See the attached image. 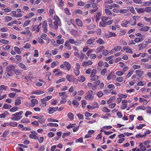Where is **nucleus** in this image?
<instances>
[{
  "instance_id": "f257e3e1",
  "label": "nucleus",
  "mask_w": 151,
  "mask_h": 151,
  "mask_svg": "<svg viewBox=\"0 0 151 151\" xmlns=\"http://www.w3.org/2000/svg\"><path fill=\"white\" fill-rule=\"evenodd\" d=\"M16 66V65H10L7 67L6 70L7 75L9 76H12L14 75L13 71H14Z\"/></svg>"
},
{
  "instance_id": "f03ea898",
  "label": "nucleus",
  "mask_w": 151,
  "mask_h": 151,
  "mask_svg": "<svg viewBox=\"0 0 151 151\" xmlns=\"http://www.w3.org/2000/svg\"><path fill=\"white\" fill-rule=\"evenodd\" d=\"M52 19H54L55 21L53 22L54 25H53V27H51V28L54 29H57L58 28V26L61 24L60 19L56 15L54 16Z\"/></svg>"
},
{
  "instance_id": "7ed1b4c3",
  "label": "nucleus",
  "mask_w": 151,
  "mask_h": 151,
  "mask_svg": "<svg viewBox=\"0 0 151 151\" xmlns=\"http://www.w3.org/2000/svg\"><path fill=\"white\" fill-rule=\"evenodd\" d=\"M23 113L22 111H21L19 112H17L15 114H13L12 116H14V117H11V119L14 121H18L22 118L21 115Z\"/></svg>"
},
{
  "instance_id": "20e7f679",
  "label": "nucleus",
  "mask_w": 151,
  "mask_h": 151,
  "mask_svg": "<svg viewBox=\"0 0 151 151\" xmlns=\"http://www.w3.org/2000/svg\"><path fill=\"white\" fill-rule=\"evenodd\" d=\"M93 91H88L86 93V96L85 99L88 100H92L93 99V97L92 96Z\"/></svg>"
},
{
  "instance_id": "39448f33",
  "label": "nucleus",
  "mask_w": 151,
  "mask_h": 151,
  "mask_svg": "<svg viewBox=\"0 0 151 151\" xmlns=\"http://www.w3.org/2000/svg\"><path fill=\"white\" fill-rule=\"evenodd\" d=\"M104 23L102 22H100L99 24V26L100 27H105L106 25H109L111 24L113 21L112 20H109L107 21V22Z\"/></svg>"
},
{
  "instance_id": "423d86ee",
  "label": "nucleus",
  "mask_w": 151,
  "mask_h": 151,
  "mask_svg": "<svg viewBox=\"0 0 151 151\" xmlns=\"http://www.w3.org/2000/svg\"><path fill=\"white\" fill-rule=\"evenodd\" d=\"M139 17L138 16H134L132 17V19L131 20L129 23L132 26L135 25L136 23V19L138 18Z\"/></svg>"
},
{
  "instance_id": "0eeeda50",
  "label": "nucleus",
  "mask_w": 151,
  "mask_h": 151,
  "mask_svg": "<svg viewBox=\"0 0 151 151\" xmlns=\"http://www.w3.org/2000/svg\"><path fill=\"white\" fill-rule=\"evenodd\" d=\"M57 42L59 44H63L64 43V40L62 38V35H60L57 37Z\"/></svg>"
},
{
  "instance_id": "6e6552de",
  "label": "nucleus",
  "mask_w": 151,
  "mask_h": 151,
  "mask_svg": "<svg viewBox=\"0 0 151 151\" xmlns=\"http://www.w3.org/2000/svg\"><path fill=\"white\" fill-rule=\"evenodd\" d=\"M93 63V62L90 60H88L87 62L84 61L82 64V65L83 67L89 66L92 65Z\"/></svg>"
},
{
  "instance_id": "1a4fd4ad",
  "label": "nucleus",
  "mask_w": 151,
  "mask_h": 151,
  "mask_svg": "<svg viewBox=\"0 0 151 151\" xmlns=\"http://www.w3.org/2000/svg\"><path fill=\"white\" fill-rule=\"evenodd\" d=\"M42 26L43 28V30L44 32L46 33L47 32V25L46 21H44L42 23Z\"/></svg>"
},
{
  "instance_id": "9d476101",
  "label": "nucleus",
  "mask_w": 151,
  "mask_h": 151,
  "mask_svg": "<svg viewBox=\"0 0 151 151\" xmlns=\"http://www.w3.org/2000/svg\"><path fill=\"white\" fill-rule=\"evenodd\" d=\"M112 17L110 16L106 17L104 16H102V21L104 23L107 22V21L109 19H111Z\"/></svg>"
},
{
  "instance_id": "9b49d317",
  "label": "nucleus",
  "mask_w": 151,
  "mask_h": 151,
  "mask_svg": "<svg viewBox=\"0 0 151 151\" xmlns=\"http://www.w3.org/2000/svg\"><path fill=\"white\" fill-rule=\"evenodd\" d=\"M30 132L32 134L29 135V137L30 138H32L34 139H38V137L37 136L35 135L36 134L35 132L34 131H32Z\"/></svg>"
},
{
  "instance_id": "f8f14e48",
  "label": "nucleus",
  "mask_w": 151,
  "mask_h": 151,
  "mask_svg": "<svg viewBox=\"0 0 151 151\" xmlns=\"http://www.w3.org/2000/svg\"><path fill=\"white\" fill-rule=\"evenodd\" d=\"M58 109V107H50L49 109H48L49 113V114L52 113L55 111H56Z\"/></svg>"
},
{
  "instance_id": "ddd939ff",
  "label": "nucleus",
  "mask_w": 151,
  "mask_h": 151,
  "mask_svg": "<svg viewBox=\"0 0 151 151\" xmlns=\"http://www.w3.org/2000/svg\"><path fill=\"white\" fill-rule=\"evenodd\" d=\"M135 9L137 12L139 14L144 13L145 12V9L143 8H139L138 7H136Z\"/></svg>"
},
{
  "instance_id": "4468645a",
  "label": "nucleus",
  "mask_w": 151,
  "mask_h": 151,
  "mask_svg": "<svg viewBox=\"0 0 151 151\" xmlns=\"http://www.w3.org/2000/svg\"><path fill=\"white\" fill-rule=\"evenodd\" d=\"M76 23L77 24L79 27H81L83 26V23L81 20L78 18H77L76 20Z\"/></svg>"
},
{
  "instance_id": "2eb2a0df",
  "label": "nucleus",
  "mask_w": 151,
  "mask_h": 151,
  "mask_svg": "<svg viewBox=\"0 0 151 151\" xmlns=\"http://www.w3.org/2000/svg\"><path fill=\"white\" fill-rule=\"evenodd\" d=\"M31 104H30V106L31 107H33L34 106L35 104H38V101L35 99H34L31 100Z\"/></svg>"
},
{
  "instance_id": "dca6fc26",
  "label": "nucleus",
  "mask_w": 151,
  "mask_h": 151,
  "mask_svg": "<svg viewBox=\"0 0 151 151\" xmlns=\"http://www.w3.org/2000/svg\"><path fill=\"white\" fill-rule=\"evenodd\" d=\"M65 47L66 49L70 50L71 49V47L69 42L68 41H66L65 44Z\"/></svg>"
},
{
  "instance_id": "f3484780",
  "label": "nucleus",
  "mask_w": 151,
  "mask_h": 151,
  "mask_svg": "<svg viewBox=\"0 0 151 151\" xmlns=\"http://www.w3.org/2000/svg\"><path fill=\"white\" fill-rule=\"evenodd\" d=\"M95 41V39L94 38H91L88 40L86 42L87 44L88 45H92Z\"/></svg>"
},
{
  "instance_id": "a211bd4d",
  "label": "nucleus",
  "mask_w": 151,
  "mask_h": 151,
  "mask_svg": "<svg viewBox=\"0 0 151 151\" xmlns=\"http://www.w3.org/2000/svg\"><path fill=\"white\" fill-rule=\"evenodd\" d=\"M67 79L69 82H72L73 79L74 77L72 75H68L66 76Z\"/></svg>"
},
{
  "instance_id": "6ab92c4d",
  "label": "nucleus",
  "mask_w": 151,
  "mask_h": 151,
  "mask_svg": "<svg viewBox=\"0 0 151 151\" xmlns=\"http://www.w3.org/2000/svg\"><path fill=\"white\" fill-rule=\"evenodd\" d=\"M104 11L106 14L108 16H110L112 15L113 13L111 12L107 9H105Z\"/></svg>"
},
{
  "instance_id": "aec40b11",
  "label": "nucleus",
  "mask_w": 151,
  "mask_h": 151,
  "mask_svg": "<svg viewBox=\"0 0 151 151\" xmlns=\"http://www.w3.org/2000/svg\"><path fill=\"white\" fill-rule=\"evenodd\" d=\"M124 50H126V52L127 53L132 54L133 53V52L132 50L130 48L128 47H124Z\"/></svg>"
},
{
  "instance_id": "412c9836",
  "label": "nucleus",
  "mask_w": 151,
  "mask_h": 151,
  "mask_svg": "<svg viewBox=\"0 0 151 151\" xmlns=\"http://www.w3.org/2000/svg\"><path fill=\"white\" fill-rule=\"evenodd\" d=\"M64 65L66 67L67 69L68 70H70L71 66L69 63L67 62H64Z\"/></svg>"
},
{
  "instance_id": "4be33fe9",
  "label": "nucleus",
  "mask_w": 151,
  "mask_h": 151,
  "mask_svg": "<svg viewBox=\"0 0 151 151\" xmlns=\"http://www.w3.org/2000/svg\"><path fill=\"white\" fill-rule=\"evenodd\" d=\"M104 48V46H102L97 48L96 51V53H98L101 52L102 50Z\"/></svg>"
},
{
  "instance_id": "5701e85b",
  "label": "nucleus",
  "mask_w": 151,
  "mask_h": 151,
  "mask_svg": "<svg viewBox=\"0 0 151 151\" xmlns=\"http://www.w3.org/2000/svg\"><path fill=\"white\" fill-rule=\"evenodd\" d=\"M86 79L85 77L83 76H80L78 77V80L81 82H83Z\"/></svg>"
},
{
  "instance_id": "b1692460",
  "label": "nucleus",
  "mask_w": 151,
  "mask_h": 151,
  "mask_svg": "<svg viewBox=\"0 0 151 151\" xmlns=\"http://www.w3.org/2000/svg\"><path fill=\"white\" fill-rule=\"evenodd\" d=\"M40 30V28H39V27L37 25L34 26L33 27L32 31H36V32L37 33L39 32Z\"/></svg>"
},
{
  "instance_id": "393cba45",
  "label": "nucleus",
  "mask_w": 151,
  "mask_h": 151,
  "mask_svg": "<svg viewBox=\"0 0 151 151\" xmlns=\"http://www.w3.org/2000/svg\"><path fill=\"white\" fill-rule=\"evenodd\" d=\"M136 74L139 76H142L144 74V72L140 70H138L136 71Z\"/></svg>"
},
{
  "instance_id": "a878e982",
  "label": "nucleus",
  "mask_w": 151,
  "mask_h": 151,
  "mask_svg": "<svg viewBox=\"0 0 151 151\" xmlns=\"http://www.w3.org/2000/svg\"><path fill=\"white\" fill-rule=\"evenodd\" d=\"M101 17V13L100 12H98L96 17V22H98L100 20Z\"/></svg>"
},
{
  "instance_id": "bb28decb",
  "label": "nucleus",
  "mask_w": 151,
  "mask_h": 151,
  "mask_svg": "<svg viewBox=\"0 0 151 151\" xmlns=\"http://www.w3.org/2000/svg\"><path fill=\"white\" fill-rule=\"evenodd\" d=\"M116 35L114 32H109V34H107L106 36L108 37H116Z\"/></svg>"
},
{
  "instance_id": "cd10ccee",
  "label": "nucleus",
  "mask_w": 151,
  "mask_h": 151,
  "mask_svg": "<svg viewBox=\"0 0 151 151\" xmlns=\"http://www.w3.org/2000/svg\"><path fill=\"white\" fill-rule=\"evenodd\" d=\"M115 100L114 96H113L111 98L108 100L107 102V103L108 104L111 103L113 101Z\"/></svg>"
},
{
  "instance_id": "c85d7f7f",
  "label": "nucleus",
  "mask_w": 151,
  "mask_h": 151,
  "mask_svg": "<svg viewBox=\"0 0 151 151\" xmlns=\"http://www.w3.org/2000/svg\"><path fill=\"white\" fill-rule=\"evenodd\" d=\"M122 48V47L121 46H116L114 47L113 49L112 50L113 51L114 50L115 51H118L120 50Z\"/></svg>"
},
{
  "instance_id": "c756f323",
  "label": "nucleus",
  "mask_w": 151,
  "mask_h": 151,
  "mask_svg": "<svg viewBox=\"0 0 151 151\" xmlns=\"http://www.w3.org/2000/svg\"><path fill=\"white\" fill-rule=\"evenodd\" d=\"M59 70L57 69H55L53 70V73H57L55 74V75H60L62 74V72L61 71H59Z\"/></svg>"
},
{
  "instance_id": "7c9ffc66",
  "label": "nucleus",
  "mask_w": 151,
  "mask_h": 151,
  "mask_svg": "<svg viewBox=\"0 0 151 151\" xmlns=\"http://www.w3.org/2000/svg\"><path fill=\"white\" fill-rule=\"evenodd\" d=\"M96 27L95 25L93 24H91L88 25L87 26V28L88 30L93 29Z\"/></svg>"
},
{
  "instance_id": "2f4dec72",
  "label": "nucleus",
  "mask_w": 151,
  "mask_h": 151,
  "mask_svg": "<svg viewBox=\"0 0 151 151\" xmlns=\"http://www.w3.org/2000/svg\"><path fill=\"white\" fill-rule=\"evenodd\" d=\"M47 126H48L58 127V124L56 123H49L47 124Z\"/></svg>"
},
{
  "instance_id": "473e14b6",
  "label": "nucleus",
  "mask_w": 151,
  "mask_h": 151,
  "mask_svg": "<svg viewBox=\"0 0 151 151\" xmlns=\"http://www.w3.org/2000/svg\"><path fill=\"white\" fill-rule=\"evenodd\" d=\"M145 12L149 13L151 14V7H147L145 8Z\"/></svg>"
},
{
  "instance_id": "72a5a7b5",
  "label": "nucleus",
  "mask_w": 151,
  "mask_h": 151,
  "mask_svg": "<svg viewBox=\"0 0 151 151\" xmlns=\"http://www.w3.org/2000/svg\"><path fill=\"white\" fill-rule=\"evenodd\" d=\"M128 9L133 14H136L134 9L133 6H130L128 7Z\"/></svg>"
},
{
  "instance_id": "f704fd0d",
  "label": "nucleus",
  "mask_w": 151,
  "mask_h": 151,
  "mask_svg": "<svg viewBox=\"0 0 151 151\" xmlns=\"http://www.w3.org/2000/svg\"><path fill=\"white\" fill-rule=\"evenodd\" d=\"M91 75L90 76H93L96 75V74L97 73V71L96 69H93L91 71Z\"/></svg>"
},
{
  "instance_id": "c9c22d12",
  "label": "nucleus",
  "mask_w": 151,
  "mask_h": 151,
  "mask_svg": "<svg viewBox=\"0 0 151 151\" xmlns=\"http://www.w3.org/2000/svg\"><path fill=\"white\" fill-rule=\"evenodd\" d=\"M129 21L127 20L123 21L121 24V25L123 27H127V24L129 23Z\"/></svg>"
},
{
  "instance_id": "e433bc0d",
  "label": "nucleus",
  "mask_w": 151,
  "mask_h": 151,
  "mask_svg": "<svg viewBox=\"0 0 151 151\" xmlns=\"http://www.w3.org/2000/svg\"><path fill=\"white\" fill-rule=\"evenodd\" d=\"M97 43L100 44V45L104 44V41L102 39L99 38L96 40Z\"/></svg>"
},
{
  "instance_id": "4c0bfd02",
  "label": "nucleus",
  "mask_w": 151,
  "mask_h": 151,
  "mask_svg": "<svg viewBox=\"0 0 151 151\" xmlns=\"http://www.w3.org/2000/svg\"><path fill=\"white\" fill-rule=\"evenodd\" d=\"M9 125L12 127H16L17 125V123L15 122H10Z\"/></svg>"
},
{
  "instance_id": "58836bf2",
  "label": "nucleus",
  "mask_w": 151,
  "mask_h": 151,
  "mask_svg": "<svg viewBox=\"0 0 151 151\" xmlns=\"http://www.w3.org/2000/svg\"><path fill=\"white\" fill-rule=\"evenodd\" d=\"M90 78H91V81H96L98 80L99 78V77L97 75H95L93 76H90Z\"/></svg>"
},
{
  "instance_id": "ea45409f",
  "label": "nucleus",
  "mask_w": 151,
  "mask_h": 151,
  "mask_svg": "<svg viewBox=\"0 0 151 151\" xmlns=\"http://www.w3.org/2000/svg\"><path fill=\"white\" fill-rule=\"evenodd\" d=\"M12 18L9 16H6L5 17V22H8L9 21H10L12 20Z\"/></svg>"
},
{
  "instance_id": "a19ab883",
  "label": "nucleus",
  "mask_w": 151,
  "mask_h": 151,
  "mask_svg": "<svg viewBox=\"0 0 151 151\" xmlns=\"http://www.w3.org/2000/svg\"><path fill=\"white\" fill-rule=\"evenodd\" d=\"M68 117L71 120H73L74 119L73 115L71 113H69L68 114Z\"/></svg>"
},
{
  "instance_id": "79ce46f5",
  "label": "nucleus",
  "mask_w": 151,
  "mask_h": 151,
  "mask_svg": "<svg viewBox=\"0 0 151 151\" xmlns=\"http://www.w3.org/2000/svg\"><path fill=\"white\" fill-rule=\"evenodd\" d=\"M139 146L142 151H145L146 150V149L144 145H143L142 143H141L140 144Z\"/></svg>"
},
{
  "instance_id": "37998d69",
  "label": "nucleus",
  "mask_w": 151,
  "mask_h": 151,
  "mask_svg": "<svg viewBox=\"0 0 151 151\" xmlns=\"http://www.w3.org/2000/svg\"><path fill=\"white\" fill-rule=\"evenodd\" d=\"M12 106L10 105L6 104H4L3 108L5 109H7L9 108H10Z\"/></svg>"
},
{
  "instance_id": "c03bdc74",
  "label": "nucleus",
  "mask_w": 151,
  "mask_h": 151,
  "mask_svg": "<svg viewBox=\"0 0 151 151\" xmlns=\"http://www.w3.org/2000/svg\"><path fill=\"white\" fill-rule=\"evenodd\" d=\"M138 47L139 48V50H141L142 49L145 48V47L144 46V43H142V44L138 45Z\"/></svg>"
},
{
  "instance_id": "a18cd8bd",
  "label": "nucleus",
  "mask_w": 151,
  "mask_h": 151,
  "mask_svg": "<svg viewBox=\"0 0 151 151\" xmlns=\"http://www.w3.org/2000/svg\"><path fill=\"white\" fill-rule=\"evenodd\" d=\"M58 63V61L54 62L52 63L51 64V67L52 68H53L55 66L57 65Z\"/></svg>"
},
{
  "instance_id": "49530a36",
  "label": "nucleus",
  "mask_w": 151,
  "mask_h": 151,
  "mask_svg": "<svg viewBox=\"0 0 151 151\" xmlns=\"http://www.w3.org/2000/svg\"><path fill=\"white\" fill-rule=\"evenodd\" d=\"M15 52L18 54H20L21 53V51L17 47H15L14 48Z\"/></svg>"
},
{
  "instance_id": "de8ad7c7",
  "label": "nucleus",
  "mask_w": 151,
  "mask_h": 151,
  "mask_svg": "<svg viewBox=\"0 0 151 151\" xmlns=\"http://www.w3.org/2000/svg\"><path fill=\"white\" fill-rule=\"evenodd\" d=\"M73 104L76 106V107H77L78 106L79 103L76 100H73L72 102Z\"/></svg>"
},
{
  "instance_id": "09e8293b",
  "label": "nucleus",
  "mask_w": 151,
  "mask_h": 151,
  "mask_svg": "<svg viewBox=\"0 0 151 151\" xmlns=\"http://www.w3.org/2000/svg\"><path fill=\"white\" fill-rule=\"evenodd\" d=\"M145 107L143 106H141L138 107L136 109V110H139L140 109L144 110L145 109Z\"/></svg>"
},
{
  "instance_id": "8fccbe9b",
  "label": "nucleus",
  "mask_w": 151,
  "mask_h": 151,
  "mask_svg": "<svg viewBox=\"0 0 151 151\" xmlns=\"http://www.w3.org/2000/svg\"><path fill=\"white\" fill-rule=\"evenodd\" d=\"M31 22V21L30 20H27L25 21L23 25V27H25L27 26Z\"/></svg>"
},
{
  "instance_id": "3c124183",
  "label": "nucleus",
  "mask_w": 151,
  "mask_h": 151,
  "mask_svg": "<svg viewBox=\"0 0 151 151\" xmlns=\"http://www.w3.org/2000/svg\"><path fill=\"white\" fill-rule=\"evenodd\" d=\"M48 22L49 23L48 24L49 26L51 28V27H53V24L52 23V19L50 18H48Z\"/></svg>"
},
{
  "instance_id": "603ef678",
  "label": "nucleus",
  "mask_w": 151,
  "mask_h": 151,
  "mask_svg": "<svg viewBox=\"0 0 151 151\" xmlns=\"http://www.w3.org/2000/svg\"><path fill=\"white\" fill-rule=\"evenodd\" d=\"M143 40V39L142 38H136L135 39L134 42L136 43H139L142 42Z\"/></svg>"
},
{
  "instance_id": "864d4df0",
  "label": "nucleus",
  "mask_w": 151,
  "mask_h": 151,
  "mask_svg": "<svg viewBox=\"0 0 151 151\" xmlns=\"http://www.w3.org/2000/svg\"><path fill=\"white\" fill-rule=\"evenodd\" d=\"M21 103V100L20 99H17L15 102V105L16 106L19 105Z\"/></svg>"
},
{
  "instance_id": "5fc2aeb1",
  "label": "nucleus",
  "mask_w": 151,
  "mask_h": 151,
  "mask_svg": "<svg viewBox=\"0 0 151 151\" xmlns=\"http://www.w3.org/2000/svg\"><path fill=\"white\" fill-rule=\"evenodd\" d=\"M149 29V27L148 26H145L141 29V30L143 31H147Z\"/></svg>"
},
{
  "instance_id": "6e6d98bb",
  "label": "nucleus",
  "mask_w": 151,
  "mask_h": 151,
  "mask_svg": "<svg viewBox=\"0 0 151 151\" xmlns=\"http://www.w3.org/2000/svg\"><path fill=\"white\" fill-rule=\"evenodd\" d=\"M18 65L19 66L21 67V68L24 69L25 70H26L27 68L26 66L23 63H19Z\"/></svg>"
},
{
  "instance_id": "4d7b16f0",
  "label": "nucleus",
  "mask_w": 151,
  "mask_h": 151,
  "mask_svg": "<svg viewBox=\"0 0 151 151\" xmlns=\"http://www.w3.org/2000/svg\"><path fill=\"white\" fill-rule=\"evenodd\" d=\"M52 98V96H47L45 97L44 98L42 99L43 101H48L49 100L51 99Z\"/></svg>"
},
{
  "instance_id": "13d9d810",
  "label": "nucleus",
  "mask_w": 151,
  "mask_h": 151,
  "mask_svg": "<svg viewBox=\"0 0 151 151\" xmlns=\"http://www.w3.org/2000/svg\"><path fill=\"white\" fill-rule=\"evenodd\" d=\"M0 42L3 44H7L9 43V41L6 40L1 39L0 40Z\"/></svg>"
},
{
  "instance_id": "bf43d9fd",
  "label": "nucleus",
  "mask_w": 151,
  "mask_h": 151,
  "mask_svg": "<svg viewBox=\"0 0 151 151\" xmlns=\"http://www.w3.org/2000/svg\"><path fill=\"white\" fill-rule=\"evenodd\" d=\"M65 80V78H62L57 80L56 82V83H59L62 82H64Z\"/></svg>"
},
{
  "instance_id": "052dcab7",
  "label": "nucleus",
  "mask_w": 151,
  "mask_h": 151,
  "mask_svg": "<svg viewBox=\"0 0 151 151\" xmlns=\"http://www.w3.org/2000/svg\"><path fill=\"white\" fill-rule=\"evenodd\" d=\"M74 73L76 76L79 75L80 73L79 69L75 68L74 70Z\"/></svg>"
},
{
  "instance_id": "680f3d73",
  "label": "nucleus",
  "mask_w": 151,
  "mask_h": 151,
  "mask_svg": "<svg viewBox=\"0 0 151 151\" xmlns=\"http://www.w3.org/2000/svg\"><path fill=\"white\" fill-rule=\"evenodd\" d=\"M120 44L122 45H127V44L126 41L123 40H121L119 41Z\"/></svg>"
},
{
  "instance_id": "e2e57ef3",
  "label": "nucleus",
  "mask_w": 151,
  "mask_h": 151,
  "mask_svg": "<svg viewBox=\"0 0 151 151\" xmlns=\"http://www.w3.org/2000/svg\"><path fill=\"white\" fill-rule=\"evenodd\" d=\"M141 68V66L140 65H134L133 66V68L134 70L137 69H139Z\"/></svg>"
},
{
  "instance_id": "0e129e2a",
  "label": "nucleus",
  "mask_w": 151,
  "mask_h": 151,
  "mask_svg": "<svg viewBox=\"0 0 151 151\" xmlns=\"http://www.w3.org/2000/svg\"><path fill=\"white\" fill-rule=\"evenodd\" d=\"M102 110L103 111L105 112H109L110 111V110L109 109H108L106 107H104L102 108Z\"/></svg>"
},
{
  "instance_id": "69168bd1",
  "label": "nucleus",
  "mask_w": 151,
  "mask_h": 151,
  "mask_svg": "<svg viewBox=\"0 0 151 151\" xmlns=\"http://www.w3.org/2000/svg\"><path fill=\"white\" fill-rule=\"evenodd\" d=\"M14 72L15 74L17 75H19L21 74V71L19 70H16L15 69L14 70Z\"/></svg>"
},
{
  "instance_id": "338daca9",
  "label": "nucleus",
  "mask_w": 151,
  "mask_h": 151,
  "mask_svg": "<svg viewBox=\"0 0 151 151\" xmlns=\"http://www.w3.org/2000/svg\"><path fill=\"white\" fill-rule=\"evenodd\" d=\"M64 11L65 13L68 15H70L69 10L67 8H65L64 9Z\"/></svg>"
},
{
  "instance_id": "774afa93",
  "label": "nucleus",
  "mask_w": 151,
  "mask_h": 151,
  "mask_svg": "<svg viewBox=\"0 0 151 151\" xmlns=\"http://www.w3.org/2000/svg\"><path fill=\"white\" fill-rule=\"evenodd\" d=\"M146 111L148 113L151 114V107L147 106L146 108Z\"/></svg>"
}]
</instances>
